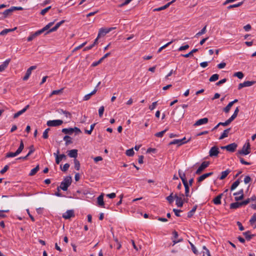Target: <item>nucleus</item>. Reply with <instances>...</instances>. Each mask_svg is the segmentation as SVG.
Listing matches in <instances>:
<instances>
[{
  "label": "nucleus",
  "instance_id": "f257e3e1",
  "mask_svg": "<svg viewBox=\"0 0 256 256\" xmlns=\"http://www.w3.org/2000/svg\"><path fill=\"white\" fill-rule=\"evenodd\" d=\"M72 178L70 176H66L64 178L63 181L60 183V186H58L57 189L60 191V188L64 191L68 190V187L71 184Z\"/></svg>",
  "mask_w": 256,
  "mask_h": 256
},
{
  "label": "nucleus",
  "instance_id": "f03ea898",
  "mask_svg": "<svg viewBox=\"0 0 256 256\" xmlns=\"http://www.w3.org/2000/svg\"><path fill=\"white\" fill-rule=\"evenodd\" d=\"M250 144L249 142H246L242 146V150L238 151V154H240L247 155L250 152Z\"/></svg>",
  "mask_w": 256,
  "mask_h": 256
},
{
  "label": "nucleus",
  "instance_id": "7ed1b4c3",
  "mask_svg": "<svg viewBox=\"0 0 256 256\" xmlns=\"http://www.w3.org/2000/svg\"><path fill=\"white\" fill-rule=\"evenodd\" d=\"M210 162L208 161H204L202 162L201 165L198 168L196 172V174H200L201 172L210 165Z\"/></svg>",
  "mask_w": 256,
  "mask_h": 256
},
{
  "label": "nucleus",
  "instance_id": "20e7f679",
  "mask_svg": "<svg viewBox=\"0 0 256 256\" xmlns=\"http://www.w3.org/2000/svg\"><path fill=\"white\" fill-rule=\"evenodd\" d=\"M183 196H184V194H180V196H178L176 194L174 196L176 198V204L178 207L182 208V206L184 204Z\"/></svg>",
  "mask_w": 256,
  "mask_h": 256
},
{
  "label": "nucleus",
  "instance_id": "39448f33",
  "mask_svg": "<svg viewBox=\"0 0 256 256\" xmlns=\"http://www.w3.org/2000/svg\"><path fill=\"white\" fill-rule=\"evenodd\" d=\"M63 123V121L60 120H50L46 122V124L48 126H60Z\"/></svg>",
  "mask_w": 256,
  "mask_h": 256
},
{
  "label": "nucleus",
  "instance_id": "423d86ee",
  "mask_svg": "<svg viewBox=\"0 0 256 256\" xmlns=\"http://www.w3.org/2000/svg\"><path fill=\"white\" fill-rule=\"evenodd\" d=\"M60 151L57 150L56 153H54V156H56V164H59L60 161L63 159H66V156L64 154H61L58 155Z\"/></svg>",
  "mask_w": 256,
  "mask_h": 256
},
{
  "label": "nucleus",
  "instance_id": "0eeeda50",
  "mask_svg": "<svg viewBox=\"0 0 256 256\" xmlns=\"http://www.w3.org/2000/svg\"><path fill=\"white\" fill-rule=\"evenodd\" d=\"M255 81H245L242 83H240L238 86V90H240L244 87L250 86L256 84Z\"/></svg>",
  "mask_w": 256,
  "mask_h": 256
},
{
  "label": "nucleus",
  "instance_id": "6e6552de",
  "mask_svg": "<svg viewBox=\"0 0 256 256\" xmlns=\"http://www.w3.org/2000/svg\"><path fill=\"white\" fill-rule=\"evenodd\" d=\"M218 148L216 146H212L209 151V156L210 157L216 156L219 154Z\"/></svg>",
  "mask_w": 256,
  "mask_h": 256
},
{
  "label": "nucleus",
  "instance_id": "1a4fd4ad",
  "mask_svg": "<svg viewBox=\"0 0 256 256\" xmlns=\"http://www.w3.org/2000/svg\"><path fill=\"white\" fill-rule=\"evenodd\" d=\"M234 196H235V200L238 201L243 199L244 197L243 189L240 190L238 192L234 193Z\"/></svg>",
  "mask_w": 256,
  "mask_h": 256
},
{
  "label": "nucleus",
  "instance_id": "9d476101",
  "mask_svg": "<svg viewBox=\"0 0 256 256\" xmlns=\"http://www.w3.org/2000/svg\"><path fill=\"white\" fill-rule=\"evenodd\" d=\"M74 216V211L72 210H68L66 212L62 214V218L66 220L70 219Z\"/></svg>",
  "mask_w": 256,
  "mask_h": 256
},
{
  "label": "nucleus",
  "instance_id": "9b49d317",
  "mask_svg": "<svg viewBox=\"0 0 256 256\" xmlns=\"http://www.w3.org/2000/svg\"><path fill=\"white\" fill-rule=\"evenodd\" d=\"M36 68V66H31L27 70L26 72V74L24 76V77L23 78L22 80H28V79L29 77L30 76L31 74H32V70H35Z\"/></svg>",
  "mask_w": 256,
  "mask_h": 256
},
{
  "label": "nucleus",
  "instance_id": "f8f14e48",
  "mask_svg": "<svg viewBox=\"0 0 256 256\" xmlns=\"http://www.w3.org/2000/svg\"><path fill=\"white\" fill-rule=\"evenodd\" d=\"M237 146V144L234 142L227 145L226 148V150L230 152H234L236 150Z\"/></svg>",
  "mask_w": 256,
  "mask_h": 256
},
{
  "label": "nucleus",
  "instance_id": "ddd939ff",
  "mask_svg": "<svg viewBox=\"0 0 256 256\" xmlns=\"http://www.w3.org/2000/svg\"><path fill=\"white\" fill-rule=\"evenodd\" d=\"M30 108V105H26L23 109L18 111L16 113L14 114V118H16L20 116L21 114H24V112L26 111V110Z\"/></svg>",
  "mask_w": 256,
  "mask_h": 256
},
{
  "label": "nucleus",
  "instance_id": "4468645a",
  "mask_svg": "<svg viewBox=\"0 0 256 256\" xmlns=\"http://www.w3.org/2000/svg\"><path fill=\"white\" fill-rule=\"evenodd\" d=\"M208 120L206 118L200 119L198 120L194 124V126H198L202 124H206L208 123Z\"/></svg>",
  "mask_w": 256,
  "mask_h": 256
},
{
  "label": "nucleus",
  "instance_id": "2eb2a0df",
  "mask_svg": "<svg viewBox=\"0 0 256 256\" xmlns=\"http://www.w3.org/2000/svg\"><path fill=\"white\" fill-rule=\"evenodd\" d=\"M213 174V172H210L208 173H206L204 174H203L202 175L200 176V177L198 178V182H202L206 178L208 177L211 176Z\"/></svg>",
  "mask_w": 256,
  "mask_h": 256
},
{
  "label": "nucleus",
  "instance_id": "dca6fc26",
  "mask_svg": "<svg viewBox=\"0 0 256 256\" xmlns=\"http://www.w3.org/2000/svg\"><path fill=\"white\" fill-rule=\"evenodd\" d=\"M68 156L70 158H74V159L77 157L78 156V150L76 149L72 150H68Z\"/></svg>",
  "mask_w": 256,
  "mask_h": 256
},
{
  "label": "nucleus",
  "instance_id": "f3484780",
  "mask_svg": "<svg viewBox=\"0 0 256 256\" xmlns=\"http://www.w3.org/2000/svg\"><path fill=\"white\" fill-rule=\"evenodd\" d=\"M10 60L7 59L1 65H0V72L4 71L8 66Z\"/></svg>",
  "mask_w": 256,
  "mask_h": 256
},
{
  "label": "nucleus",
  "instance_id": "a211bd4d",
  "mask_svg": "<svg viewBox=\"0 0 256 256\" xmlns=\"http://www.w3.org/2000/svg\"><path fill=\"white\" fill-rule=\"evenodd\" d=\"M98 204L100 206L104 207V194H102L97 198Z\"/></svg>",
  "mask_w": 256,
  "mask_h": 256
},
{
  "label": "nucleus",
  "instance_id": "6ab92c4d",
  "mask_svg": "<svg viewBox=\"0 0 256 256\" xmlns=\"http://www.w3.org/2000/svg\"><path fill=\"white\" fill-rule=\"evenodd\" d=\"M42 32H41V31L40 30H38L34 34H32L30 35V36H29L28 38V42H30L32 41L34 38H36V36H39L40 34H42Z\"/></svg>",
  "mask_w": 256,
  "mask_h": 256
},
{
  "label": "nucleus",
  "instance_id": "aec40b11",
  "mask_svg": "<svg viewBox=\"0 0 256 256\" xmlns=\"http://www.w3.org/2000/svg\"><path fill=\"white\" fill-rule=\"evenodd\" d=\"M110 32V30L107 28H102L100 30L98 34V38H100L102 36H104L106 34Z\"/></svg>",
  "mask_w": 256,
  "mask_h": 256
},
{
  "label": "nucleus",
  "instance_id": "412c9836",
  "mask_svg": "<svg viewBox=\"0 0 256 256\" xmlns=\"http://www.w3.org/2000/svg\"><path fill=\"white\" fill-rule=\"evenodd\" d=\"M178 174L184 184H188L186 177V174L184 172H182L180 170H179Z\"/></svg>",
  "mask_w": 256,
  "mask_h": 256
},
{
  "label": "nucleus",
  "instance_id": "4be33fe9",
  "mask_svg": "<svg viewBox=\"0 0 256 256\" xmlns=\"http://www.w3.org/2000/svg\"><path fill=\"white\" fill-rule=\"evenodd\" d=\"M98 90V89H96V88H95L94 89L90 94H86L83 98L84 100H88L89 99H90L92 96Z\"/></svg>",
  "mask_w": 256,
  "mask_h": 256
},
{
  "label": "nucleus",
  "instance_id": "5701e85b",
  "mask_svg": "<svg viewBox=\"0 0 256 256\" xmlns=\"http://www.w3.org/2000/svg\"><path fill=\"white\" fill-rule=\"evenodd\" d=\"M222 195L223 194H220L213 200L212 201L215 204L218 205L221 204V198Z\"/></svg>",
  "mask_w": 256,
  "mask_h": 256
},
{
  "label": "nucleus",
  "instance_id": "b1692460",
  "mask_svg": "<svg viewBox=\"0 0 256 256\" xmlns=\"http://www.w3.org/2000/svg\"><path fill=\"white\" fill-rule=\"evenodd\" d=\"M13 12L12 6L6 10H5L2 14L4 16V18H6L8 16L10 15Z\"/></svg>",
  "mask_w": 256,
  "mask_h": 256
},
{
  "label": "nucleus",
  "instance_id": "393cba45",
  "mask_svg": "<svg viewBox=\"0 0 256 256\" xmlns=\"http://www.w3.org/2000/svg\"><path fill=\"white\" fill-rule=\"evenodd\" d=\"M241 202H238L236 201V202L232 203L230 204V208L231 209H236L237 208H238L240 206H242Z\"/></svg>",
  "mask_w": 256,
  "mask_h": 256
},
{
  "label": "nucleus",
  "instance_id": "a878e982",
  "mask_svg": "<svg viewBox=\"0 0 256 256\" xmlns=\"http://www.w3.org/2000/svg\"><path fill=\"white\" fill-rule=\"evenodd\" d=\"M230 170L229 169H227L226 170L223 171L221 173V176L220 177V179L222 180L225 178L230 173Z\"/></svg>",
  "mask_w": 256,
  "mask_h": 256
},
{
  "label": "nucleus",
  "instance_id": "bb28decb",
  "mask_svg": "<svg viewBox=\"0 0 256 256\" xmlns=\"http://www.w3.org/2000/svg\"><path fill=\"white\" fill-rule=\"evenodd\" d=\"M56 20L52 22H50L46 24L44 27L42 29L40 30L42 33L46 30H48L50 26H52Z\"/></svg>",
  "mask_w": 256,
  "mask_h": 256
},
{
  "label": "nucleus",
  "instance_id": "cd10ccee",
  "mask_svg": "<svg viewBox=\"0 0 256 256\" xmlns=\"http://www.w3.org/2000/svg\"><path fill=\"white\" fill-rule=\"evenodd\" d=\"M230 130V128H227V129L225 130L224 131V132H222V134H221L220 137L219 138V139L220 140H222V139H224L225 138L228 137V134Z\"/></svg>",
  "mask_w": 256,
  "mask_h": 256
},
{
  "label": "nucleus",
  "instance_id": "c85d7f7f",
  "mask_svg": "<svg viewBox=\"0 0 256 256\" xmlns=\"http://www.w3.org/2000/svg\"><path fill=\"white\" fill-rule=\"evenodd\" d=\"M16 28H6V29H4V30H2L0 32V35L1 36H4L6 34H7L8 32H13L14 31V30H16Z\"/></svg>",
  "mask_w": 256,
  "mask_h": 256
},
{
  "label": "nucleus",
  "instance_id": "c756f323",
  "mask_svg": "<svg viewBox=\"0 0 256 256\" xmlns=\"http://www.w3.org/2000/svg\"><path fill=\"white\" fill-rule=\"evenodd\" d=\"M198 51V49L197 48H194L190 52H188V54H181V56H183L184 58H188L189 56H191L192 55V54L194 52H196Z\"/></svg>",
  "mask_w": 256,
  "mask_h": 256
},
{
  "label": "nucleus",
  "instance_id": "7c9ffc66",
  "mask_svg": "<svg viewBox=\"0 0 256 256\" xmlns=\"http://www.w3.org/2000/svg\"><path fill=\"white\" fill-rule=\"evenodd\" d=\"M64 140L66 142V145L68 146L72 143V138L68 136H65L64 137Z\"/></svg>",
  "mask_w": 256,
  "mask_h": 256
},
{
  "label": "nucleus",
  "instance_id": "2f4dec72",
  "mask_svg": "<svg viewBox=\"0 0 256 256\" xmlns=\"http://www.w3.org/2000/svg\"><path fill=\"white\" fill-rule=\"evenodd\" d=\"M62 132L65 134H72L74 132V130L72 128H64L62 129Z\"/></svg>",
  "mask_w": 256,
  "mask_h": 256
},
{
  "label": "nucleus",
  "instance_id": "473e14b6",
  "mask_svg": "<svg viewBox=\"0 0 256 256\" xmlns=\"http://www.w3.org/2000/svg\"><path fill=\"white\" fill-rule=\"evenodd\" d=\"M243 234L244 236L248 240H250L254 236V234H250V231H247L243 232Z\"/></svg>",
  "mask_w": 256,
  "mask_h": 256
},
{
  "label": "nucleus",
  "instance_id": "72a5a7b5",
  "mask_svg": "<svg viewBox=\"0 0 256 256\" xmlns=\"http://www.w3.org/2000/svg\"><path fill=\"white\" fill-rule=\"evenodd\" d=\"M240 179H238L236 182H234L232 185L231 187H230V190L231 191H232L234 190H235L236 187L239 185V184H240Z\"/></svg>",
  "mask_w": 256,
  "mask_h": 256
},
{
  "label": "nucleus",
  "instance_id": "f704fd0d",
  "mask_svg": "<svg viewBox=\"0 0 256 256\" xmlns=\"http://www.w3.org/2000/svg\"><path fill=\"white\" fill-rule=\"evenodd\" d=\"M182 140H174L172 142H170L169 143V145H172V144H177L178 146H182V142H181Z\"/></svg>",
  "mask_w": 256,
  "mask_h": 256
},
{
  "label": "nucleus",
  "instance_id": "c9c22d12",
  "mask_svg": "<svg viewBox=\"0 0 256 256\" xmlns=\"http://www.w3.org/2000/svg\"><path fill=\"white\" fill-rule=\"evenodd\" d=\"M197 207H198L197 205L194 206L192 208V210H190V211L188 213V218H191V217H192V216H193V215H194V213L195 212H196V208H197Z\"/></svg>",
  "mask_w": 256,
  "mask_h": 256
},
{
  "label": "nucleus",
  "instance_id": "e433bc0d",
  "mask_svg": "<svg viewBox=\"0 0 256 256\" xmlns=\"http://www.w3.org/2000/svg\"><path fill=\"white\" fill-rule=\"evenodd\" d=\"M39 168V166L38 165L36 168L31 170L29 174V175L30 176H34L38 172Z\"/></svg>",
  "mask_w": 256,
  "mask_h": 256
},
{
  "label": "nucleus",
  "instance_id": "4c0bfd02",
  "mask_svg": "<svg viewBox=\"0 0 256 256\" xmlns=\"http://www.w3.org/2000/svg\"><path fill=\"white\" fill-rule=\"evenodd\" d=\"M24 148V144L22 140H20V144L16 152L19 154L23 150Z\"/></svg>",
  "mask_w": 256,
  "mask_h": 256
},
{
  "label": "nucleus",
  "instance_id": "58836bf2",
  "mask_svg": "<svg viewBox=\"0 0 256 256\" xmlns=\"http://www.w3.org/2000/svg\"><path fill=\"white\" fill-rule=\"evenodd\" d=\"M243 3H244L243 2H238L237 4H234L230 5L229 6H228L227 7V8L228 10H230V9L232 8H237V7L240 6H241L243 4Z\"/></svg>",
  "mask_w": 256,
  "mask_h": 256
},
{
  "label": "nucleus",
  "instance_id": "ea45409f",
  "mask_svg": "<svg viewBox=\"0 0 256 256\" xmlns=\"http://www.w3.org/2000/svg\"><path fill=\"white\" fill-rule=\"evenodd\" d=\"M18 155V154L16 152H8L6 154V158H8L14 157V156H17Z\"/></svg>",
  "mask_w": 256,
  "mask_h": 256
},
{
  "label": "nucleus",
  "instance_id": "a19ab883",
  "mask_svg": "<svg viewBox=\"0 0 256 256\" xmlns=\"http://www.w3.org/2000/svg\"><path fill=\"white\" fill-rule=\"evenodd\" d=\"M219 75L218 74H214L210 78V82H215L218 79Z\"/></svg>",
  "mask_w": 256,
  "mask_h": 256
},
{
  "label": "nucleus",
  "instance_id": "79ce46f5",
  "mask_svg": "<svg viewBox=\"0 0 256 256\" xmlns=\"http://www.w3.org/2000/svg\"><path fill=\"white\" fill-rule=\"evenodd\" d=\"M169 6H170V4H165L164 6H161V7H160V8H158L154 9V12L160 11V10H162L166 9Z\"/></svg>",
  "mask_w": 256,
  "mask_h": 256
},
{
  "label": "nucleus",
  "instance_id": "37998d69",
  "mask_svg": "<svg viewBox=\"0 0 256 256\" xmlns=\"http://www.w3.org/2000/svg\"><path fill=\"white\" fill-rule=\"evenodd\" d=\"M174 198L173 192L171 193L166 198V200L168 201L169 204H171L174 202Z\"/></svg>",
  "mask_w": 256,
  "mask_h": 256
},
{
  "label": "nucleus",
  "instance_id": "c03bdc74",
  "mask_svg": "<svg viewBox=\"0 0 256 256\" xmlns=\"http://www.w3.org/2000/svg\"><path fill=\"white\" fill-rule=\"evenodd\" d=\"M74 168L79 170L80 168V162L76 158L74 159Z\"/></svg>",
  "mask_w": 256,
  "mask_h": 256
},
{
  "label": "nucleus",
  "instance_id": "a18cd8bd",
  "mask_svg": "<svg viewBox=\"0 0 256 256\" xmlns=\"http://www.w3.org/2000/svg\"><path fill=\"white\" fill-rule=\"evenodd\" d=\"M168 130V129L166 128L164 130L162 131V132H157L156 134H155L154 136L156 137H158V138H162L164 134H165V132Z\"/></svg>",
  "mask_w": 256,
  "mask_h": 256
},
{
  "label": "nucleus",
  "instance_id": "49530a36",
  "mask_svg": "<svg viewBox=\"0 0 256 256\" xmlns=\"http://www.w3.org/2000/svg\"><path fill=\"white\" fill-rule=\"evenodd\" d=\"M184 188H185V196L186 197H190V195L189 194V186L188 184H184Z\"/></svg>",
  "mask_w": 256,
  "mask_h": 256
},
{
  "label": "nucleus",
  "instance_id": "de8ad7c7",
  "mask_svg": "<svg viewBox=\"0 0 256 256\" xmlns=\"http://www.w3.org/2000/svg\"><path fill=\"white\" fill-rule=\"evenodd\" d=\"M206 26H205L202 30L198 32L195 36H201L204 34L206 33Z\"/></svg>",
  "mask_w": 256,
  "mask_h": 256
},
{
  "label": "nucleus",
  "instance_id": "09e8293b",
  "mask_svg": "<svg viewBox=\"0 0 256 256\" xmlns=\"http://www.w3.org/2000/svg\"><path fill=\"white\" fill-rule=\"evenodd\" d=\"M174 42V40H172L168 42L167 44H166L164 45L163 46H161L158 50V53H160L161 52V51L164 49V48H166V47H167L169 45H170L172 42Z\"/></svg>",
  "mask_w": 256,
  "mask_h": 256
},
{
  "label": "nucleus",
  "instance_id": "8fccbe9b",
  "mask_svg": "<svg viewBox=\"0 0 256 256\" xmlns=\"http://www.w3.org/2000/svg\"><path fill=\"white\" fill-rule=\"evenodd\" d=\"M234 76H236L240 79H242L244 78V74L242 72H235L234 74Z\"/></svg>",
  "mask_w": 256,
  "mask_h": 256
},
{
  "label": "nucleus",
  "instance_id": "3c124183",
  "mask_svg": "<svg viewBox=\"0 0 256 256\" xmlns=\"http://www.w3.org/2000/svg\"><path fill=\"white\" fill-rule=\"evenodd\" d=\"M232 106V104L229 102V104L224 108V111L226 113L228 112Z\"/></svg>",
  "mask_w": 256,
  "mask_h": 256
},
{
  "label": "nucleus",
  "instance_id": "603ef678",
  "mask_svg": "<svg viewBox=\"0 0 256 256\" xmlns=\"http://www.w3.org/2000/svg\"><path fill=\"white\" fill-rule=\"evenodd\" d=\"M126 154L128 156H132L134 154V151L133 148L128 149L126 150Z\"/></svg>",
  "mask_w": 256,
  "mask_h": 256
},
{
  "label": "nucleus",
  "instance_id": "864d4df0",
  "mask_svg": "<svg viewBox=\"0 0 256 256\" xmlns=\"http://www.w3.org/2000/svg\"><path fill=\"white\" fill-rule=\"evenodd\" d=\"M50 128H48L46 129L45 130L43 134H42V138L44 139H47L48 138V132L50 131Z\"/></svg>",
  "mask_w": 256,
  "mask_h": 256
},
{
  "label": "nucleus",
  "instance_id": "5fc2aeb1",
  "mask_svg": "<svg viewBox=\"0 0 256 256\" xmlns=\"http://www.w3.org/2000/svg\"><path fill=\"white\" fill-rule=\"evenodd\" d=\"M62 90H63V88H61V89L58 90H53L52 92V93L50 95V96H52V95L59 94H60L62 92Z\"/></svg>",
  "mask_w": 256,
  "mask_h": 256
},
{
  "label": "nucleus",
  "instance_id": "6e6d98bb",
  "mask_svg": "<svg viewBox=\"0 0 256 256\" xmlns=\"http://www.w3.org/2000/svg\"><path fill=\"white\" fill-rule=\"evenodd\" d=\"M8 210H0V218H6V214H4V212H8Z\"/></svg>",
  "mask_w": 256,
  "mask_h": 256
},
{
  "label": "nucleus",
  "instance_id": "4d7b16f0",
  "mask_svg": "<svg viewBox=\"0 0 256 256\" xmlns=\"http://www.w3.org/2000/svg\"><path fill=\"white\" fill-rule=\"evenodd\" d=\"M70 167V164L68 163H66L64 164L62 168L60 166L61 170L63 172H66L68 170V168Z\"/></svg>",
  "mask_w": 256,
  "mask_h": 256
},
{
  "label": "nucleus",
  "instance_id": "13d9d810",
  "mask_svg": "<svg viewBox=\"0 0 256 256\" xmlns=\"http://www.w3.org/2000/svg\"><path fill=\"white\" fill-rule=\"evenodd\" d=\"M104 106H102L98 110V114L100 117H102L104 112Z\"/></svg>",
  "mask_w": 256,
  "mask_h": 256
},
{
  "label": "nucleus",
  "instance_id": "bf43d9fd",
  "mask_svg": "<svg viewBox=\"0 0 256 256\" xmlns=\"http://www.w3.org/2000/svg\"><path fill=\"white\" fill-rule=\"evenodd\" d=\"M255 222H256V214H254L250 220V224H253Z\"/></svg>",
  "mask_w": 256,
  "mask_h": 256
},
{
  "label": "nucleus",
  "instance_id": "052dcab7",
  "mask_svg": "<svg viewBox=\"0 0 256 256\" xmlns=\"http://www.w3.org/2000/svg\"><path fill=\"white\" fill-rule=\"evenodd\" d=\"M51 8V6H49L43 10H42L40 12V14L42 16L44 15Z\"/></svg>",
  "mask_w": 256,
  "mask_h": 256
},
{
  "label": "nucleus",
  "instance_id": "680f3d73",
  "mask_svg": "<svg viewBox=\"0 0 256 256\" xmlns=\"http://www.w3.org/2000/svg\"><path fill=\"white\" fill-rule=\"evenodd\" d=\"M188 48H189V45L188 44H186L184 46H180L178 48V51H182V50H187Z\"/></svg>",
  "mask_w": 256,
  "mask_h": 256
},
{
  "label": "nucleus",
  "instance_id": "e2e57ef3",
  "mask_svg": "<svg viewBox=\"0 0 256 256\" xmlns=\"http://www.w3.org/2000/svg\"><path fill=\"white\" fill-rule=\"evenodd\" d=\"M103 60V58H100L98 61L94 62L92 64V66L93 67L96 66L100 64Z\"/></svg>",
  "mask_w": 256,
  "mask_h": 256
},
{
  "label": "nucleus",
  "instance_id": "0e129e2a",
  "mask_svg": "<svg viewBox=\"0 0 256 256\" xmlns=\"http://www.w3.org/2000/svg\"><path fill=\"white\" fill-rule=\"evenodd\" d=\"M30 151L27 154V156H30L32 153H33L34 151V148L33 145H31L29 147Z\"/></svg>",
  "mask_w": 256,
  "mask_h": 256
},
{
  "label": "nucleus",
  "instance_id": "69168bd1",
  "mask_svg": "<svg viewBox=\"0 0 256 256\" xmlns=\"http://www.w3.org/2000/svg\"><path fill=\"white\" fill-rule=\"evenodd\" d=\"M58 29V28L57 27V26H54V27H53L52 28L48 30L46 33V34H48L50 32H55Z\"/></svg>",
  "mask_w": 256,
  "mask_h": 256
},
{
  "label": "nucleus",
  "instance_id": "338daca9",
  "mask_svg": "<svg viewBox=\"0 0 256 256\" xmlns=\"http://www.w3.org/2000/svg\"><path fill=\"white\" fill-rule=\"evenodd\" d=\"M252 180V178L248 176H246L244 178V182L246 184H248Z\"/></svg>",
  "mask_w": 256,
  "mask_h": 256
},
{
  "label": "nucleus",
  "instance_id": "774afa93",
  "mask_svg": "<svg viewBox=\"0 0 256 256\" xmlns=\"http://www.w3.org/2000/svg\"><path fill=\"white\" fill-rule=\"evenodd\" d=\"M9 168V166L8 165H6L4 166V168L0 170V172L1 174H4L5 173Z\"/></svg>",
  "mask_w": 256,
  "mask_h": 256
}]
</instances>
